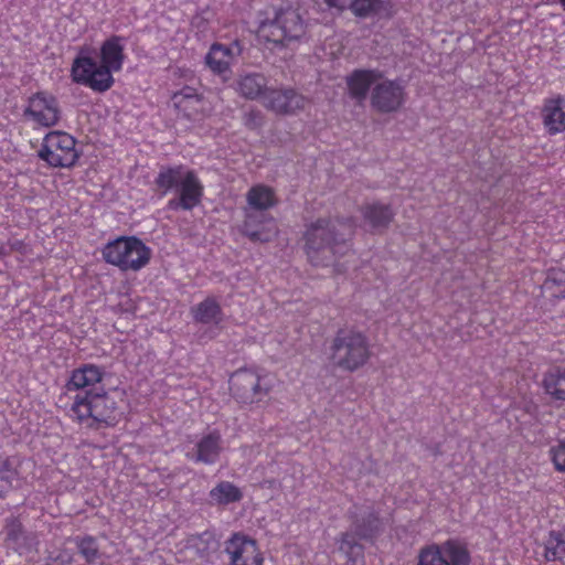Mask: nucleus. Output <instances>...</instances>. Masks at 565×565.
<instances>
[{"mask_svg": "<svg viewBox=\"0 0 565 565\" xmlns=\"http://www.w3.org/2000/svg\"><path fill=\"white\" fill-rule=\"evenodd\" d=\"M125 42L120 36H110L100 46V63L90 47H82L72 65L74 82L97 92H106L114 84L113 74L122 68Z\"/></svg>", "mask_w": 565, "mask_h": 565, "instance_id": "f257e3e1", "label": "nucleus"}, {"mask_svg": "<svg viewBox=\"0 0 565 565\" xmlns=\"http://www.w3.org/2000/svg\"><path fill=\"white\" fill-rule=\"evenodd\" d=\"M342 223L318 220L311 223L305 233V248L310 263L315 266H333L338 271L342 265L338 257L345 255L350 247L343 234L338 233Z\"/></svg>", "mask_w": 565, "mask_h": 565, "instance_id": "f03ea898", "label": "nucleus"}, {"mask_svg": "<svg viewBox=\"0 0 565 565\" xmlns=\"http://www.w3.org/2000/svg\"><path fill=\"white\" fill-rule=\"evenodd\" d=\"M119 416L116 397L106 392L76 395L70 408V417L86 427L111 426Z\"/></svg>", "mask_w": 565, "mask_h": 565, "instance_id": "7ed1b4c3", "label": "nucleus"}, {"mask_svg": "<svg viewBox=\"0 0 565 565\" xmlns=\"http://www.w3.org/2000/svg\"><path fill=\"white\" fill-rule=\"evenodd\" d=\"M257 36L266 42L282 44L305 34L299 13L291 8L268 7L258 18Z\"/></svg>", "mask_w": 565, "mask_h": 565, "instance_id": "20e7f679", "label": "nucleus"}, {"mask_svg": "<svg viewBox=\"0 0 565 565\" xmlns=\"http://www.w3.org/2000/svg\"><path fill=\"white\" fill-rule=\"evenodd\" d=\"M156 183L164 193L173 189L178 191L179 198L169 202L171 209L192 210L201 201L202 184L193 171L182 166L162 168Z\"/></svg>", "mask_w": 565, "mask_h": 565, "instance_id": "39448f33", "label": "nucleus"}, {"mask_svg": "<svg viewBox=\"0 0 565 565\" xmlns=\"http://www.w3.org/2000/svg\"><path fill=\"white\" fill-rule=\"evenodd\" d=\"M102 254L107 264L122 271H139L149 264L152 252L136 236H120L108 242Z\"/></svg>", "mask_w": 565, "mask_h": 565, "instance_id": "423d86ee", "label": "nucleus"}, {"mask_svg": "<svg viewBox=\"0 0 565 565\" xmlns=\"http://www.w3.org/2000/svg\"><path fill=\"white\" fill-rule=\"evenodd\" d=\"M333 359L338 366L347 371L362 367L370 359L367 338L356 330H341L333 340Z\"/></svg>", "mask_w": 565, "mask_h": 565, "instance_id": "0eeeda50", "label": "nucleus"}, {"mask_svg": "<svg viewBox=\"0 0 565 565\" xmlns=\"http://www.w3.org/2000/svg\"><path fill=\"white\" fill-rule=\"evenodd\" d=\"M230 385L245 403L259 402L273 387L271 377L259 369H241L232 374Z\"/></svg>", "mask_w": 565, "mask_h": 565, "instance_id": "6e6552de", "label": "nucleus"}, {"mask_svg": "<svg viewBox=\"0 0 565 565\" xmlns=\"http://www.w3.org/2000/svg\"><path fill=\"white\" fill-rule=\"evenodd\" d=\"M39 156L52 167H71L78 158L76 141L67 132L51 131L44 137Z\"/></svg>", "mask_w": 565, "mask_h": 565, "instance_id": "1a4fd4ad", "label": "nucleus"}, {"mask_svg": "<svg viewBox=\"0 0 565 565\" xmlns=\"http://www.w3.org/2000/svg\"><path fill=\"white\" fill-rule=\"evenodd\" d=\"M379 527V520L373 514L366 519H356L350 532L343 533L339 540V550L347 557V565H363V547L356 539L366 540L374 535Z\"/></svg>", "mask_w": 565, "mask_h": 565, "instance_id": "9d476101", "label": "nucleus"}, {"mask_svg": "<svg viewBox=\"0 0 565 565\" xmlns=\"http://www.w3.org/2000/svg\"><path fill=\"white\" fill-rule=\"evenodd\" d=\"M24 115L36 126L51 127L60 119V108L52 95L39 93L30 97Z\"/></svg>", "mask_w": 565, "mask_h": 565, "instance_id": "9b49d317", "label": "nucleus"}, {"mask_svg": "<svg viewBox=\"0 0 565 565\" xmlns=\"http://www.w3.org/2000/svg\"><path fill=\"white\" fill-rule=\"evenodd\" d=\"M405 102V87L399 81L383 79L373 87L371 103L382 113L397 110Z\"/></svg>", "mask_w": 565, "mask_h": 565, "instance_id": "f8f14e48", "label": "nucleus"}, {"mask_svg": "<svg viewBox=\"0 0 565 565\" xmlns=\"http://www.w3.org/2000/svg\"><path fill=\"white\" fill-rule=\"evenodd\" d=\"M231 565H264V556L255 540L242 534L233 535L226 543Z\"/></svg>", "mask_w": 565, "mask_h": 565, "instance_id": "ddd939ff", "label": "nucleus"}, {"mask_svg": "<svg viewBox=\"0 0 565 565\" xmlns=\"http://www.w3.org/2000/svg\"><path fill=\"white\" fill-rule=\"evenodd\" d=\"M241 53L242 46L237 41L230 44L214 43L205 56V64L214 74L223 75L226 79V74Z\"/></svg>", "mask_w": 565, "mask_h": 565, "instance_id": "4468645a", "label": "nucleus"}, {"mask_svg": "<svg viewBox=\"0 0 565 565\" xmlns=\"http://www.w3.org/2000/svg\"><path fill=\"white\" fill-rule=\"evenodd\" d=\"M308 100L291 88H269L263 105L276 114H294L303 109Z\"/></svg>", "mask_w": 565, "mask_h": 565, "instance_id": "2eb2a0df", "label": "nucleus"}, {"mask_svg": "<svg viewBox=\"0 0 565 565\" xmlns=\"http://www.w3.org/2000/svg\"><path fill=\"white\" fill-rule=\"evenodd\" d=\"M243 233L253 242H269L278 233L276 222L266 213L256 214L247 212L242 228Z\"/></svg>", "mask_w": 565, "mask_h": 565, "instance_id": "dca6fc26", "label": "nucleus"}, {"mask_svg": "<svg viewBox=\"0 0 565 565\" xmlns=\"http://www.w3.org/2000/svg\"><path fill=\"white\" fill-rule=\"evenodd\" d=\"M543 126L550 135L565 131L564 100L561 96L546 100L541 110Z\"/></svg>", "mask_w": 565, "mask_h": 565, "instance_id": "f3484780", "label": "nucleus"}, {"mask_svg": "<svg viewBox=\"0 0 565 565\" xmlns=\"http://www.w3.org/2000/svg\"><path fill=\"white\" fill-rule=\"evenodd\" d=\"M222 450L221 436L213 431L203 436L195 445L192 451H188L186 456L195 461L206 465L214 463Z\"/></svg>", "mask_w": 565, "mask_h": 565, "instance_id": "a211bd4d", "label": "nucleus"}, {"mask_svg": "<svg viewBox=\"0 0 565 565\" xmlns=\"http://www.w3.org/2000/svg\"><path fill=\"white\" fill-rule=\"evenodd\" d=\"M382 78L376 70H358L347 78L350 95L359 100L364 99L371 86H375Z\"/></svg>", "mask_w": 565, "mask_h": 565, "instance_id": "6ab92c4d", "label": "nucleus"}, {"mask_svg": "<svg viewBox=\"0 0 565 565\" xmlns=\"http://www.w3.org/2000/svg\"><path fill=\"white\" fill-rule=\"evenodd\" d=\"M171 100L173 106L189 118L206 110L204 99L196 93L195 88L190 86L175 92Z\"/></svg>", "mask_w": 565, "mask_h": 565, "instance_id": "aec40b11", "label": "nucleus"}, {"mask_svg": "<svg viewBox=\"0 0 565 565\" xmlns=\"http://www.w3.org/2000/svg\"><path fill=\"white\" fill-rule=\"evenodd\" d=\"M104 371L94 364H85L72 372L66 384L68 391L89 388L102 381Z\"/></svg>", "mask_w": 565, "mask_h": 565, "instance_id": "412c9836", "label": "nucleus"}, {"mask_svg": "<svg viewBox=\"0 0 565 565\" xmlns=\"http://www.w3.org/2000/svg\"><path fill=\"white\" fill-rule=\"evenodd\" d=\"M247 199V212H254L256 214L265 213L266 210L273 207L276 204V196L274 191L262 184L253 186L246 195Z\"/></svg>", "mask_w": 565, "mask_h": 565, "instance_id": "4be33fe9", "label": "nucleus"}, {"mask_svg": "<svg viewBox=\"0 0 565 565\" xmlns=\"http://www.w3.org/2000/svg\"><path fill=\"white\" fill-rule=\"evenodd\" d=\"M237 90L246 98L260 99L264 102V96L267 95V81L260 74H246L237 82Z\"/></svg>", "mask_w": 565, "mask_h": 565, "instance_id": "5701e85b", "label": "nucleus"}, {"mask_svg": "<svg viewBox=\"0 0 565 565\" xmlns=\"http://www.w3.org/2000/svg\"><path fill=\"white\" fill-rule=\"evenodd\" d=\"M445 565H469L470 553L467 545L458 540L438 543Z\"/></svg>", "mask_w": 565, "mask_h": 565, "instance_id": "b1692460", "label": "nucleus"}, {"mask_svg": "<svg viewBox=\"0 0 565 565\" xmlns=\"http://www.w3.org/2000/svg\"><path fill=\"white\" fill-rule=\"evenodd\" d=\"M192 315L195 321L204 324L217 326L223 320L222 309L214 298H206L192 308Z\"/></svg>", "mask_w": 565, "mask_h": 565, "instance_id": "393cba45", "label": "nucleus"}, {"mask_svg": "<svg viewBox=\"0 0 565 565\" xmlns=\"http://www.w3.org/2000/svg\"><path fill=\"white\" fill-rule=\"evenodd\" d=\"M543 386L547 394L556 399H565V370L558 367L550 370L543 380Z\"/></svg>", "mask_w": 565, "mask_h": 565, "instance_id": "a878e982", "label": "nucleus"}, {"mask_svg": "<svg viewBox=\"0 0 565 565\" xmlns=\"http://www.w3.org/2000/svg\"><path fill=\"white\" fill-rule=\"evenodd\" d=\"M242 491L228 481H222L210 491L211 500L221 505L237 502L242 499Z\"/></svg>", "mask_w": 565, "mask_h": 565, "instance_id": "bb28decb", "label": "nucleus"}, {"mask_svg": "<svg viewBox=\"0 0 565 565\" xmlns=\"http://www.w3.org/2000/svg\"><path fill=\"white\" fill-rule=\"evenodd\" d=\"M363 214L365 222L372 228H379L387 225L393 216L388 206L376 203L365 206Z\"/></svg>", "mask_w": 565, "mask_h": 565, "instance_id": "cd10ccee", "label": "nucleus"}, {"mask_svg": "<svg viewBox=\"0 0 565 565\" xmlns=\"http://www.w3.org/2000/svg\"><path fill=\"white\" fill-rule=\"evenodd\" d=\"M541 288L548 297H565V271L554 268L548 270Z\"/></svg>", "mask_w": 565, "mask_h": 565, "instance_id": "c85d7f7f", "label": "nucleus"}, {"mask_svg": "<svg viewBox=\"0 0 565 565\" xmlns=\"http://www.w3.org/2000/svg\"><path fill=\"white\" fill-rule=\"evenodd\" d=\"M544 556L547 561L562 559L565 556V540L558 533H550L545 542Z\"/></svg>", "mask_w": 565, "mask_h": 565, "instance_id": "c756f323", "label": "nucleus"}, {"mask_svg": "<svg viewBox=\"0 0 565 565\" xmlns=\"http://www.w3.org/2000/svg\"><path fill=\"white\" fill-rule=\"evenodd\" d=\"M383 6V0H350L349 9L358 17H367L377 13Z\"/></svg>", "mask_w": 565, "mask_h": 565, "instance_id": "7c9ffc66", "label": "nucleus"}, {"mask_svg": "<svg viewBox=\"0 0 565 565\" xmlns=\"http://www.w3.org/2000/svg\"><path fill=\"white\" fill-rule=\"evenodd\" d=\"M417 565H445L438 543H431L420 548Z\"/></svg>", "mask_w": 565, "mask_h": 565, "instance_id": "2f4dec72", "label": "nucleus"}, {"mask_svg": "<svg viewBox=\"0 0 565 565\" xmlns=\"http://www.w3.org/2000/svg\"><path fill=\"white\" fill-rule=\"evenodd\" d=\"M74 543L87 563H93L98 558V545L94 537H76L74 539Z\"/></svg>", "mask_w": 565, "mask_h": 565, "instance_id": "473e14b6", "label": "nucleus"}, {"mask_svg": "<svg viewBox=\"0 0 565 565\" xmlns=\"http://www.w3.org/2000/svg\"><path fill=\"white\" fill-rule=\"evenodd\" d=\"M555 469L565 472V439L559 440L550 450Z\"/></svg>", "mask_w": 565, "mask_h": 565, "instance_id": "72a5a7b5", "label": "nucleus"}, {"mask_svg": "<svg viewBox=\"0 0 565 565\" xmlns=\"http://www.w3.org/2000/svg\"><path fill=\"white\" fill-rule=\"evenodd\" d=\"M15 478V470L13 468V462L10 459H0V481L4 482V486L1 487V491L3 489H8L11 487L12 480Z\"/></svg>", "mask_w": 565, "mask_h": 565, "instance_id": "f704fd0d", "label": "nucleus"}, {"mask_svg": "<svg viewBox=\"0 0 565 565\" xmlns=\"http://www.w3.org/2000/svg\"><path fill=\"white\" fill-rule=\"evenodd\" d=\"M74 554L71 550L61 548L50 553L47 565H70L72 564Z\"/></svg>", "mask_w": 565, "mask_h": 565, "instance_id": "c9c22d12", "label": "nucleus"}, {"mask_svg": "<svg viewBox=\"0 0 565 565\" xmlns=\"http://www.w3.org/2000/svg\"><path fill=\"white\" fill-rule=\"evenodd\" d=\"M329 7H333L340 10L347 9L350 0H324Z\"/></svg>", "mask_w": 565, "mask_h": 565, "instance_id": "e433bc0d", "label": "nucleus"}, {"mask_svg": "<svg viewBox=\"0 0 565 565\" xmlns=\"http://www.w3.org/2000/svg\"><path fill=\"white\" fill-rule=\"evenodd\" d=\"M546 3H559L565 9V0H546Z\"/></svg>", "mask_w": 565, "mask_h": 565, "instance_id": "4c0bfd02", "label": "nucleus"}, {"mask_svg": "<svg viewBox=\"0 0 565 565\" xmlns=\"http://www.w3.org/2000/svg\"><path fill=\"white\" fill-rule=\"evenodd\" d=\"M198 19H199V18H195V19H194V21H193V24H194V25H196V26H199V24H198Z\"/></svg>", "mask_w": 565, "mask_h": 565, "instance_id": "58836bf2", "label": "nucleus"}]
</instances>
